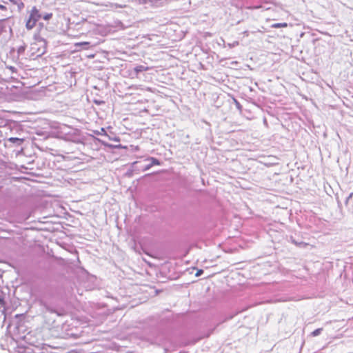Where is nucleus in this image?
Here are the masks:
<instances>
[{"instance_id": "f257e3e1", "label": "nucleus", "mask_w": 353, "mask_h": 353, "mask_svg": "<svg viewBox=\"0 0 353 353\" xmlns=\"http://www.w3.org/2000/svg\"><path fill=\"white\" fill-rule=\"evenodd\" d=\"M28 18L26 20V28L28 30L33 29L38 21L41 19V14L39 10L33 6L29 11H28Z\"/></svg>"}, {"instance_id": "f03ea898", "label": "nucleus", "mask_w": 353, "mask_h": 353, "mask_svg": "<svg viewBox=\"0 0 353 353\" xmlns=\"http://www.w3.org/2000/svg\"><path fill=\"white\" fill-rule=\"evenodd\" d=\"M46 49V42L45 40L41 39L34 41L30 44V56L33 59L42 56Z\"/></svg>"}, {"instance_id": "7ed1b4c3", "label": "nucleus", "mask_w": 353, "mask_h": 353, "mask_svg": "<svg viewBox=\"0 0 353 353\" xmlns=\"http://www.w3.org/2000/svg\"><path fill=\"white\" fill-rule=\"evenodd\" d=\"M273 28H286L288 27L287 23H276L271 26Z\"/></svg>"}, {"instance_id": "20e7f679", "label": "nucleus", "mask_w": 353, "mask_h": 353, "mask_svg": "<svg viewBox=\"0 0 353 353\" xmlns=\"http://www.w3.org/2000/svg\"><path fill=\"white\" fill-rule=\"evenodd\" d=\"M148 70V67H145L143 65H138L134 68V70L136 72H143V71H147Z\"/></svg>"}, {"instance_id": "39448f33", "label": "nucleus", "mask_w": 353, "mask_h": 353, "mask_svg": "<svg viewBox=\"0 0 353 353\" xmlns=\"http://www.w3.org/2000/svg\"><path fill=\"white\" fill-rule=\"evenodd\" d=\"M52 13H46L43 16L41 15V18H43L45 21H48L52 19Z\"/></svg>"}, {"instance_id": "423d86ee", "label": "nucleus", "mask_w": 353, "mask_h": 353, "mask_svg": "<svg viewBox=\"0 0 353 353\" xmlns=\"http://www.w3.org/2000/svg\"><path fill=\"white\" fill-rule=\"evenodd\" d=\"M90 44V42H88V41H83V42H79V43H74V46H88Z\"/></svg>"}, {"instance_id": "0eeeda50", "label": "nucleus", "mask_w": 353, "mask_h": 353, "mask_svg": "<svg viewBox=\"0 0 353 353\" xmlns=\"http://www.w3.org/2000/svg\"><path fill=\"white\" fill-rule=\"evenodd\" d=\"M321 330H322V328H318V329L314 330L312 333V336H318L321 333Z\"/></svg>"}, {"instance_id": "6e6552de", "label": "nucleus", "mask_w": 353, "mask_h": 353, "mask_svg": "<svg viewBox=\"0 0 353 353\" xmlns=\"http://www.w3.org/2000/svg\"><path fill=\"white\" fill-rule=\"evenodd\" d=\"M19 139L18 138H15V137H11L9 139V141L12 143H15L17 141H18Z\"/></svg>"}, {"instance_id": "1a4fd4ad", "label": "nucleus", "mask_w": 353, "mask_h": 353, "mask_svg": "<svg viewBox=\"0 0 353 353\" xmlns=\"http://www.w3.org/2000/svg\"><path fill=\"white\" fill-rule=\"evenodd\" d=\"M0 10H6L7 8L5 6L2 5V4H0Z\"/></svg>"}, {"instance_id": "9d476101", "label": "nucleus", "mask_w": 353, "mask_h": 353, "mask_svg": "<svg viewBox=\"0 0 353 353\" xmlns=\"http://www.w3.org/2000/svg\"><path fill=\"white\" fill-rule=\"evenodd\" d=\"M261 8V6H255V7H250L249 9H258V8Z\"/></svg>"}, {"instance_id": "9b49d317", "label": "nucleus", "mask_w": 353, "mask_h": 353, "mask_svg": "<svg viewBox=\"0 0 353 353\" xmlns=\"http://www.w3.org/2000/svg\"><path fill=\"white\" fill-rule=\"evenodd\" d=\"M88 58H94V54H90L88 56Z\"/></svg>"}, {"instance_id": "f8f14e48", "label": "nucleus", "mask_w": 353, "mask_h": 353, "mask_svg": "<svg viewBox=\"0 0 353 353\" xmlns=\"http://www.w3.org/2000/svg\"><path fill=\"white\" fill-rule=\"evenodd\" d=\"M10 1H12V2H14V1H13V0H10Z\"/></svg>"}]
</instances>
